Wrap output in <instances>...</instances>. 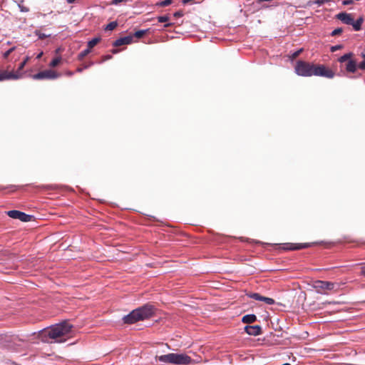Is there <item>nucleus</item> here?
<instances>
[{
  "mask_svg": "<svg viewBox=\"0 0 365 365\" xmlns=\"http://www.w3.org/2000/svg\"><path fill=\"white\" fill-rule=\"evenodd\" d=\"M73 325L67 321L52 325L51 327L40 331V337L44 342H49L53 339L54 342H65L72 332Z\"/></svg>",
  "mask_w": 365,
  "mask_h": 365,
  "instance_id": "1",
  "label": "nucleus"
},
{
  "mask_svg": "<svg viewBox=\"0 0 365 365\" xmlns=\"http://www.w3.org/2000/svg\"><path fill=\"white\" fill-rule=\"evenodd\" d=\"M294 69L296 73L301 76H317L328 78H332L334 76V72L324 65L314 64L304 61H298Z\"/></svg>",
  "mask_w": 365,
  "mask_h": 365,
  "instance_id": "2",
  "label": "nucleus"
},
{
  "mask_svg": "<svg viewBox=\"0 0 365 365\" xmlns=\"http://www.w3.org/2000/svg\"><path fill=\"white\" fill-rule=\"evenodd\" d=\"M156 360L164 364L175 365H189L193 360L186 354L170 353L156 356Z\"/></svg>",
  "mask_w": 365,
  "mask_h": 365,
  "instance_id": "3",
  "label": "nucleus"
},
{
  "mask_svg": "<svg viewBox=\"0 0 365 365\" xmlns=\"http://www.w3.org/2000/svg\"><path fill=\"white\" fill-rule=\"evenodd\" d=\"M313 287L318 293L322 294L325 290H332L335 287V283L317 280L314 282Z\"/></svg>",
  "mask_w": 365,
  "mask_h": 365,
  "instance_id": "4",
  "label": "nucleus"
},
{
  "mask_svg": "<svg viewBox=\"0 0 365 365\" xmlns=\"http://www.w3.org/2000/svg\"><path fill=\"white\" fill-rule=\"evenodd\" d=\"M138 312L140 315V319L144 320L151 317L155 312V309L153 305L145 304L141 307L137 309Z\"/></svg>",
  "mask_w": 365,
  "mask_h": 365,
  "instance_id": "5",
  "label": "nucleus"
},
{
  "mask_svg": "<svg viewBox=\"0 0 365 365\" xmlns=\"http://www.w3.org/2000/svg\"><path fill=\"white\" fill-rule=\"evenodd\" d=\"M59 76V74L52 70H46L38 72L33 76V78L36 80L41 79H55Z\"/></svg>",
  "mask_w": 365,
  "mask_h": 365,
  "instance_id": "6",
  "label": "nucleus"
},
{
  "mask_svg": "<svg viewBox=\"0 0 365 365\" xmlns=\"http://www.w3.org/2000/svg\"><path fill=\"white\" fill-rule=\"evenodd\" d=\"M7 215L13 218V219H18L21 220V222H29L32 216L27 215L23 212L19 211V210H9L7 212Z\"/></svg>",
  "mask_w": 365,
  "mask_h": 365,
  "instance_id": "7",
  "label": "nucleus"
},
{
  "mask_svg": "<svg viewBox=\"0 0 365 365\" xmlns=\"http://www.w3.org/2000/svg\"><path fill=\"white\" fill-rule=\"evenodd\" d=\"M280 248L284 250H299L304 248L309 247V243H283L279 245Z\"/></svg>",
  "mask_w": 365,
  "mask_h": 365,
  "instance_id": "8",
  "label": "nucleus"
},
{
  "mask_svg": "<svg viewBox=\"0 0 365 365\" xmlns=\"http://www.w3.org/2000/svg\"><path fill=\"white\" fill-rule=\"evenodd\" d=\"M139 317L140 315L138 312V310L137 309H135L133 311H132L130 314L123 317L124 323L133 324L138 321H141Z\"/></svg>",
  "mask_w": 365,
  "mask_h": 365,
  "instance_id": "9",
  "label": "nucleus"
},
{
  "mask_svg": "<svg viewBox=\"0 0 365 365\" xmlns=\"http://www.w3.org/2000/svg\"><path fill=\"white\" fill-rule=\"evenodd\" d=\"M21 78V75L14 73V72H9L0 69V81L10 80V79H19Z\"/></svg>",
  "mask_w": 365,
  "mask_h": 365,
  "instance_id": "10",
  "label": "nucleus"
},
{
  "mask_svg": "<svg viewBox=\"0 0 365 365\" xmlns=\"http://www.w3.org/2000/svg\"><path fill=\"white\" fill-rule=\"evenodd\" d=\"M245 331L251 336H258L262 333V327L259 325H247L245 327Z\"/></svg>",
  "mask_w": 365,
  "mask_h": 365,
  "instance_id": "11",
  "label": "nucleus"
},
{
  "mask_svg": "<svg viewBox=\"0 0 365 365\" xmlns=\"http://www.w3.org/2000/svg\"><path fill=\"white\" fill-rule=\"evenodd\" d=\"M133 36H126L124 37H121L115 40L113 43V46L115 47H118L123 45H128L133 42Z\"/></svg>",
  "mask_w": 365,
  "mask_h": 365,
  "instance_id": "12",
  "label": "nucleus"
},
{
  "mask_svg": "<svg viewBox=\"0 0 365 365\" xmlns=\"http://www.w3.org/2000/svg\"><path fill=\"white\" fill-rule=\"evenodd\" d=\"M337 19L346 25H351L354 18L351 14L341 12L337 14Z\"/></svg>",
  "mask_w": 365,
  "mask_h": 365,
  "instance_id": "13",
  "label": "nucleus"
},
{
  "mask_svg": "<svg viewBox=\"0 0 365 365\" xmlns=\"http://www.w3.org/2000/svg\"><path fill=\"white\" fill-rule=\"evenodd\" d=\"M363 22L364 18L362 16L359 17L356 21H354V19H353V23L351 24V26H353L354 30L356 31H360Z\"/></svg>",
  "mask_w": 365,
  "mask_h": 365,
  "instance_id": "14",
  "label": "nucleus"
},
{
  "mask_svg": "<svg viewBox=\"0 0 365 365\" xmlns=\"http://www.w3.org/2000/svg\"><path fill=\"white\" fill-rule=\"evenodd\" d=\"M257 320L255 314H247L242 317V322L245 324H252Z\"/></svg>",
  "mask_w": 365,
  "mask_h": 365,
  "instance_id": "15",
  "label": "nucleus"
},
{
  "mask_svg": "<svg viewBox=\"0 0 365 365\" xmlns=\"http://www.w3.org/2000/svg\"><path fill=\"white\" fill-rule=\"evenodd\" d=\"M346 69L348 72L354 73L356 70V63L354 61L350 60L348 61Z\"/></svg>",
  "mask_w": 365,
  "mask_h": 365,
  "instance_id": "16",
  "label": "nucleus"
},
{
  "mask_svg": "<svg viewBox=\"0 0 365 365\" xmlns=\"http://www.w3.org/2000/svg\"><path fill=\"white\" fill-rule=\"evenodd\" d=\"M100 38H94L88 42L87 46L91 50L98 42H100Z\"/></svg>",
  "mask_w": 365,
  "mask_h": 365,
  "instance_id": "17",
  "label": "nucleus"
},
{
  "mask_svg": "<svg viewBox=\"0 0 365 365\" xmlns=\"http://www.w3.org/2000/svg\"><path fill=\"white\" fill-rule=\"evenodd\" d=\"M29 59H30V57L29 56H26L25 58V59L19 64V68H18V71L15 73H17V74H19V75L21 76V74L19 73V71H21L24 68V66H26L27 62L29 61Z\"/></svg>",
  "mask_w": 365,
  "mask_h": 365,
  "instance_id": "18",
  "label": "nucleus"
},
{
  "mask_svg": "<svg viewBox=\"0 0 365 365\" xmlns=\"http://www.w3.org/2000/svg\"><path fill=\"white\" fill-rule=\"evenodd\" d=\"M91 52V49L87 48L86 49L82 51L81 53H79L78 56V59L79 61H82L88 54H89Z\"/></svg>",
  "mask_w": 365,
  "mask_h": 365,
  "instance_id": "19",
  "label": "nucleus"
},
{
  "mask_svg": "<svg viewBox=\"0 0 365 365\" xmlns=\"http://www.w3.org/2000/svg\"><path fill=\"white\" fill-rule=\"evenodd\" d=\"M173 3V0H164L156 3V6L160 7H165L170 5Z\"/></svg>",
  "mask_w": 365,
  "mask_h": 365,
  "instance_id": "20",
  "label": "nucleus"
},
{
  "mask_svg": "<svg viewBox=\"0 0 365 365\" xmlns=\"http://www.w3.org/2000/svg\"><path fill=\"white\" fill-rule=\"evenodd\" d=\"M117 26H118V24H117L116 21L110 22L106 26L105 30H106V31H113V29H115L117 27Z\"/></svg>",
  "mask_w": 365,
  "mask_h": 365,
  "instance_id": "21",
  "label": "nucleus"
},
{
  "mask_svg": "<svg viewBox=\"0 0 365 365\" xmlns=\"http://www.w3.org/2000/svg\"><path fill=\"white\" fill-rule=\"evenodd\" d=\"M248 296L249 297L257 301H262L264 297V296H262L258 293H251Z\"/></svg>",
  "mask_w": 365,
  "mask_h": 365,
  "instance_id": "22",
  "label": "nucleus"
},
{
  "mask_svg": "<svg viewBox=\"0 0 365 365\" xmlns=\"http://www.w3.org/2000/svg\"><path fill=\"white\" fill-rule=\"evenodd\" d=\"M61 61V57H59V56L56 57L51 61V63H49V66L51 67H56L60 63Z\"/></svg>",
  "mask_w": 365,
  "mask_h": 365,
  "instance_id": "23",
  "label": "nucleus"
},
{
  "mask_svg": "<svg viewBox=\"0 0 365 365\" xmlns=\"http://www.w3.org/2000/svg\"><path fill=\"white\" fill-rule=\"evenodd\" d=\"M146 33L145 30H139L134 33L133 35H132L134 37H136L138 38H142Z\"/></svg>",
  "mask_w": 365,
  "mask_h": 365,
  "instance_id": "24",
  "label": "nucleus"
},
{
  "mask_svg": "<svg viewBox=\"0 0 365 365\" xmlns=\"http://www.w3.org/2000/svg\"><path fill=\"white\" fill-rule=\"evenodd\" d=\"M351 56V53H346L339 58V61L341 63L348 61Z\"/></svg>",
  "mask_w": 365,
  "mask_h": 365,
  "instance_id": "25",
  "label": "nucleus"
},
{
  "mask_svg": "<svg viewBox=\"0 0 365 365\" xmlns=\"http://www.w3.org/2000/svg\"><path fill=\"white\" fill-rule=\"evenodd\" d=\"M36 35L38 37L39 39H44L48 36H50V35H47L46 34H43V33H41V31H36L35 32Z\"/></svg>",
  "mask_w": 365,
  "mask_h": 365,
  "instance_id": "26",
  "label": "nucleus"
},
{
  "mask_svg": "<svg viewBox=\"0 0 365 365\" xmlns=\"http://www.w3.org/2000/svg\"><path fill=\"white\" fill-rule=\"evenodd\" d=\"M262 302H265L267 304H274V300L272 298L264 297Z\"/></svg>",
  "mask_w": 365,
  "mask_h": 365,
  "instance_id": "27",
  "label": "nucleus"
},
{
  "mask_svg": "<svg viewBox=\"0 0 365 365\" xmlns=\"http://www.w3.org/2000/svg\"><path fill=\"white\" fill-rule=\"evenodd\" d=\"M169 20V17L168 16H160L158 17V21L160 23L167 22Z\"/></svg>",
  "mask_w": 365,
  "mask_h": 365,
  "instance_id": "28",
  "label": "nucleus"
},
{
  "mask_svg": "<svg viewBox=\"0 0 365 365\" xmlns=\"http://www.w3.org/2000/svg\"><path fill=\"white\" fill-rule=\"evenodd\" d=\"M343 48L342 45L341 44H338V45H335V46H333L331 47L330 50L331 52H335L338 50H340Z\"/></svg>",
  "mask_w": 365,
  "mask_h": 365,
  "instance_id": "29",
  "label": "nucleus"
},
{
  "mask_svg": "<svg viewBox=\"0 0 365 365\" xmlns=\"http://www.w3.org/2000/svg\"><path fill=\"white\" fill-rule=\"evenodd\" d=\"M343 31L342 29L341 28H337L336 29H334L332 32H331V36H336V35H339L340 34L341 32Z\"/></svg>",
  "mask_w": 365,
  "mask_h": 365,
  "instance_id": "30",
  "label": "nucleus"
},
{
  "mask_svg": "<svg viewBox=\"0 0 365 365\" xmlns=\"http://www.w3.org/2000/svg\"><path fill=\"white\" fill-rule=\"evenodd\" d=\"M331 0H315L313 3L317 4L318 6H321L325 3L330 1Z\"/></svg>",
  "mask_w": 365,
  "mask_h": 365,
  "instance_id": "31",
  "label": "nucleus"
},
{
  "mask_svg": "<svg viewBox=\"0 0 365 365\" xmlns=\"http://www.w3.org/2000/svg\"><path fill=\"white\" fill-rule=\"evenodd\" d=\"M362 56L364 58V60L363 61H361V63H359V64L358 65V67H359V68L364 70V69H365V53H363Z\"/></svg>",
  "mask_w": 365,
  "mask_h": 365,
  "instance_id": "32",
  "label": "nucleus"
},
{
  "mask_svg": "<svg viewBox=\"0 0 365 365\" xmlns=\"http://www.w3.org/2000/svg\"><path fill=\"white\" fill-rule=\"evenodd\" d=\"M92 64H93V63H91L89 65H84L83 67L78 68L76 69V71L78 72V73H81V72L83 71V69L88 68Z\"/></svg>",
  "mask_w": 365,
  "mask_h": 365,
  "instance_id": "33",
  "label": "nucleus"
},
{
  "mask_svg": "<svg viewBox=\"0 0 365 365\" xmlns=\"http://www.w3.org/2000/svg\"><path fill=\"white\" fill-rule=\"evenodd\" d=\"M183 16V12L182 11H178L174 13V16L176 18H179Z\"/></svg>",
  "mask_w": 365,
  "mask_h": 365,
  "instance_id": "34",
  "label": "nucleus"
},
{
  "mask_svg": "<svg viewBox=\"0 0 365 365\" xmlns=\"http://www.w3.org/2000/svg\"><path fill=\"white\" fill-rule=\"evenodd\" d=\"M302 49H299V50H298V51H297L294 52V53H292V58H297V56L301 53V52H302Z\"/></svg>",
  "mask_w": 365,
  "mask_h": 365,
  "instance_id": "35",
  "label": "nucleus"
},
{
  "mask_svg": "<svg viewBox=\"0 0 365 365\" xmlns=\"http://www.w3.org/2000/svg\"><path fill=\"white\" fill-rule=\"evenodd\" d=\"M19 7L21 11H22V12H28L29 11V9L27 7L21 6L20 4L19 5Z\"/></svg>",
  "mask_w": 365,
  "mask_h": 365,
  "instance_id": "36",
  "label": "nucleus"
},
{
  "mask_svg": "<svg viewBox=\"0 0 365 365\" xmlns=\"http://www.w3.org/2000/svg\"><path fill=\"white\" fill-rule=\"evenodd\" d=\"M14 50V47L13 48H11L10 49H9L6 52H5L4 53V57L6 58L8 57L10 53Z\"/></svg>",
  "mask_w": 365,
  "mask_h": 365,
  "instance_id": "37",
  "label": "nucleus"
},
{
  "mask_svg": "<svg viewBox=\"0 0 365 365\" xmlns=\"http://www.w3.org/2000/svg\"><path fill=\"white\" fill-rule=\"evenodd\" d=\"M353 3V0H344L343 1L344 5H349Z\"/></svg>",
  "mask_w": 365,
  "mask_h": 365,
  "instance_id": "38",
  "label": "nucleus"
},
{
  "mask_svg": "<svg viewBox=\"0 0 365 365\" xmlns=\"http://www.w3.org/2000/svg\"><path fill=\"white\" fill-rule=\"evenodd\" d=\"M123 1V0H113L112 1V4L117 5L119 3L122 2Z\"/></svg>",
  "mask_w": 365,
  "mask_h": 365,
  "instance_id": "39",
  "label": "nucleus"
},
{
  "mask_svg": "<svg viewBox=\"0 0 365 365\" xmlns=\"http://www.w3.org/2000/svg\"><path fill=\"white\" fill-rule=\"evenodd\" d=\"M112 58V56L111 55H106L103 57V60L104 61H106V60H109Z\"/></svg>",
  "mask_w": 365,
  "mask_h": 365,
  "instance_id": "40",
  "label": "nucleus"
},
{
  "mask_svg": "<svg viewBox=\"0 0 365 365\" xmlns=\"http://www.w3.org/2000/svg\"><path fill=\"white\" fill-rule=\"evenodd\" d=\"M361 273L362 275L365 276V266L361 267Z\"/></svg>",
  "mask_w": 365,
  "mask_h": 365,
  "instance_id": "41",
  "label": "nucleus"
},
{
  "mask_svg": "<svg viewBox=\"0 0 365 365\" xmlns=\"http://www.w3.org/2000/svg\"><path fill=\"white\" fill-rule=\"evenodd\" d=\"M192 1V0H182V2L183 4H187L190 3Z\"/></svg>",
  "mask_w": 365,
  "mask_h": 365,
  "instance_id": "42",
  "label": "nucleus"
},
{
  "mask_svg": "<svg viewBox=\"0 0 365 365\" xmlns=\"http://www.w3.org/2000/svg\"><path fill=\"white\" fill-rule=\"evenodd\" d=\"M77 0H66L67 3L68 4H73Z\"/></svg>",
  "mask_w": 365,
  "mask_h": 365,
  "instance_id": "43",
  "label": "nucleus"
},
{
  "mask_svg": "<svg viewBox=\"0 0 365 365\" xmlns=\"http://www.w3.org/2000/svg\"><path fill=\"white\" fill-rule=\"evenodd\" d=\"M42 55H43V52H41L40 53H38V54L37 55L36 58H41Z\"/></svg>",
  "mask_w": 365,
  "mask_h": 365,
  "instance_id": "44",
  "label": "nucleus"
},
{
  "mask_svg": "<svg viewBox=\"0 0 365 365\" xmlns=\"http://www.w3.org/2000/svg\"><path fill=\"white\" fill-rule=\"evenodd\" d=\"M118 51L117 49H113V50L112 51L113 53H118Z\"/></svg>",
  "mask_w": 365,
  "mask_h": 365,
  "instance_id": "45",
  "label": "nucleus"
},
{
  "mask_svg": "<svg viewBox=\"0 0 365 365\" xmlns=\"http://www.w3.org/2000/svg\"><path fill=\"white\" fill-rule=\"evenodd\" d=\"M170 26V24H167L165 25V27H168Z\"/></svg>",
  "mask_w": 365,
  "mask_h": 365,
  "instance_id": "46",
  "label": "nucleus"
},
{
  "mask_svg": "<svg viewBox=\"0 0 365 365\" xmlns=\"http://www.w3.org/2000/svg\"><path fill=\"white\" fill-rule=\"evenodd\" d=\"M4 189H5V187L0 186V190H4Z\"/></svg>",
  "mask_w": 365,
  "mask_h": 365,
  "instance_id": "47",
  "label": "nucleus"
},
{
  "mask_svg": "<svg viewBox=\"0 0 365 365\" xmlns=\"http://www.w3.org/2000/svg\"><path fill=\"white\" fill-rule=\"evenodd\" d=\"M282 365H290V364H289V363H286V364H282Z\"/></svg>",
  "mask_w": 365,
  "mask_h": 365,
  "instance_id": "48",
  "label": "nucleus"
},
{
  "mask_svg": "<svg viewBox=\"0 0 365 365\" xmlns=\"http://www.w3.org/2000/svg\"><path fill=\"white\" fill-rule=\"evenodd\" d=\"M72 74H73V73H71V72H69V73H68V75H69V76H71Z\"/></svg>",
  "mask_w": 365,
  "mask_h": 365,
  "instance_id": "49",
  "label": "nucleus"
}]
</instances>
